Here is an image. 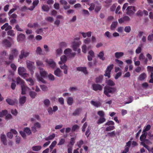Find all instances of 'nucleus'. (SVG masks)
Returning a JSON list of instances; mask_svg holds the SVG:
<instances>
[{
    "instance_id": "1",
    "label": "nucleus",
    "mask_w": 153,
    "mask_h": 153,
    "mask_svg": "<svg viewBox=\"0 0 153 153\" xmlns=\"http://www.w3.org/2000/svg\"><path fill=\"white\" fill-rule=\"evenodd\" d=\"M116 88L115 87H110L109 86L104 87V93L108 97H110L111 96L109 94H113L116 91Z\"/></svg>"
},
{
    "instance_id": "2",
    "label": "nucleus",
    "mask_w": 153,
    "mask_h": 153,
    "mask_svg": "<svg viewBox=\"0 0 153 153\" xmlns=\"http://www.w3.org/2000/svg\"><path fill=\"white\" fill-rule=\"evenodd\" d=\"M30 52L29 51H25L24 49L21 50L20 54L19 55V59L18 61L19 62L21 61V60L24 58H26L30 54Z\"/></svg>"
},
{
    "instance_id": "3",
    "label": "nucleus",
    "mask_w": 153,
    "mask_h": 153,
    "mask_svg": "<svg viewBox=\"0 0 153 153\" xmlns=\"http://www.w3.org/2000/svg\"><path fill=\"white\" fill-rule=\"evenodd\" d=\"M114 122L111 120L108 121L105 124V126H108L106 128L105 130L106 131H110L114 130L115 128V126H114Z\"/></svg>"
},
{
    "instance_id": "4",
    "label": "nucleus",
    "mask_w": 153,
    "mask_h": 153,
    "mask_svg": "<svg viewBox=\"0 0 153 153\" xmlns=\"http://www.w3.org/2000/svg\"><path fill=\"white\" fill-rule=\"evenodd\" d=\"M126 10V14L129 16H131L134 14L137 10L134 7L131 6L127 7Z\"/></svg>"
},
{
    "instance_id": "5",
    "label": "nucleus",
    "mask_w": 153,
    "mask_h": 153,
    "mask_svg": "<svg viewBox=\"0 0 153 153\" xmlns=\"http://www.w3.org/2000/svg\"><path fill=\"white\" fill-rule=\"evenodd\" d=\"M18 73L19 75H21L25 79V77L28 76V74L26 73V69L25 68H18Z\"/></svg>"
},
{
    "instance_id": "6",
    "label": "nucleus",
    "mask_w": 153,
    "mask_h": 153,
    "mask_svg": "<svg viewBox=\"0 0 153 153\" xmlns=\"http://www.w3.org/2000/svg\"><path fill=\"white\" fill-rule=\"evenodd\" d=\"M93 89L94 91L98 90L101 91L102 89V86L100 85L97 84H93L92 85Z\"/></svg>"
},
{
    "instance_id": "7",
    "label": "nucleus",
    "mask_w": 153,
    "mask_h": 153,
    "mask_svg": "<svg viewBox=\"0 0 153 153\" xmlns=\"http://www.w3.org/2000/svg\"><path fill=\"white\" fill-rule=\"evenodd\" d=\"M12 42L8 40L7 39H5L3 40L2 42V43L3 46L7 48L10 47L12 45Z\"/></svg>"
},
{
    "instance_id": "8",
    "label": "nucleus",
    "mask_w": 153,
    "mask_h": 153,
    "mask_svg": "<svg viewBox=\"0 0 153 153\" xmlns=\"http://www.w3.org/2000/svg\"><path fill=\"white\" fill-rule=\"evenodd\" d=\"M81 44V42L79 41L78 42H74L72 43V45L73 49L74 51H76L77 49L79 48V46Z\"/></svg>"
},
{
    "instance_id": "9",
    "label": "nucleus",
    "mask_w": 153,
    "mask_h": 153,
    "mask_svg": "<svg viewBox=\"0 0 153 153\" xmlns=\"http://www.w3.org/2000/svg\"><path fill=\"white\" fill-rule=\"evenodd\" d=\"M139 58V59L144 64H146L147 63L148 61V59L147 58H145V56L143 53H141L140 55Z\"/></svg>"
},
{
    "instance_id": "10",
    "label": "nucleus",
    "mask_w": 153,
    "mask_h": 153,
    "mask_svg": "<svg viewBox=\"0 0 153 153\" xmlns=\"http://www.w3.org/2000/svg\"><path fill=\"white\" fill-rule=\"evenodd\" d=\"M25 35L22 33H20L17 36V40L18 42H21L25 39Z\"/></svg>"
},
{
    "instance_id": "11",
    "label": "nucleus",
    "mask_w": 153,
    "mask_h": 153,
    "mask_svg": "<svg viewBox=\"0 0 153 153\" xmlns=\"http://www.w3.org/2000/svg\"><path fill=\"white\" fill-rule=\"evenodd\" d=\"M6 14L4 13L0 14V23L3 24L6 21Z\"/></svg>"
},
{
    "instance_id": "12",
    "label": "nucleus",
    "mask_w": 153,
    "mask_h": 153,
    "mask_svg": "<svg viewBox=\"0 0 153 153\" xmlns=\"http://www.w3.org/2000/svg\"><path fill=\"white\" fill-rule=\"evenodd\" d=\"M90 103L91 105L97 108L100 107L101 105V103L99 101L95 102L93 100H91Z\"/></svg>"
},
{
    "instance_id": "13",
    "label": "nucleus",
    "mask_w": 153,
    "mask_h": 153,
    "mask_svg": "<svg viewBox=\"0 0 153 153\" xmlns=\"http://www.w3.org/2000/svg\"><path fill=\"white\" fill-rule=\"evenodd\" d=\"M1 139L3 144L4 145H7V140L5 135L4 134H1Z\"/></svg>"
},
{
    "instance_id": "14",
    "label": "nucleus",
    "mask_w": 153,
    "mask_h": 153,
    "mask_svg": "<svg viewBox=\"0 0 153 153\" xmlns=\"http://www.w3.org/2000/svg\"><path fill=\"white\" fill-rule=\"evenodd\" d=\"M54 74L59 77H61L62 75V73L61 70L58 68L54 71Z\"/></svg>"
},
{
    "instance_id": "15",
    "label": "nucleus",
    "mask_w": 153,
    "mask_h": 153,
    "mask_svg": "<svg viewBox=\"0 0 153 153\" xmlns=\"http://www.w3.org/2000/svg\"><path fill=\"white\" fill-rule=\"evenodd\" d=\"M113 68H107L105 71L104 75L105 76H108V78L110 77L111 72Z\"/></svg>"
},
{
    "instance_id": "16",
    "label": "nucleus",
    "mask_w": 153,
    "mask_h": 153,
    "mask_svg": "<svg viewBox=\"0 0 153 153\" xmlns=\"http://www.w3.org/2000/svg\"><path fill=\"white\" fill-rule=\"evenodd\" d=\"M46 62L52 67H55L56 66V63L53 59L46 60Z\"/></svg>"
},
{
    "instance_id": "17",
    "label": "nucleus",
    "mask_w": 153,
    "mask_h": 153,
    "mask_svg": "<svg viewBox=\"0 0 153 153\" xmlns=\"http://www.w3.org/2000/svg\"><path fill=\"white\" fill-rule=\"evenodd\" d=\"M67 61L66 57L65 55L62 56L60 57V61L59 62V64H63Z\"/></svg>"
},
{
    "instance_id": "18",
    "label": "nucleus",
    "mask_w": 153,
    "mask_h": 153,
    "mask_svg": "<svg viewBox=\"0 0 153 153\" xmlns=\"http://www.w3.org/2000/svg\"><path fill=\"white\" fill-rule=\"evenodd\" d=\"M104 54L103 51H100L97 55V56L102 61H104L105 59V57L104 56Z\"/></svg>"
},
{
    "instance_id": "19",
    "label": "nucleus",
    "mask_w": 153,
    "mask_h": 153,
    "mask_svg": "<svg viewBox=\"0 0 153 153\" xmlns=\"http://www.w3.org/2000/svg\"><path fill=\"white\" fill-rule=\"evenodd\" d=\"M16 80L17 83L20 84L21 86L25 85V83L24 80L19 77L17 78Z\"/></svg>"
},
{
    "instance_id": "20",
    "label": "nucleus",
    "mask_w": 153,
    "mask_h": 153,
    "mask_svg": "<svg viewBox=\"0 0 153 153\" xmlns=\"http://www.w3.org/2000/svg\"><path fill=\"white\" fill-rule=\"evenodd\" d=\"M82 110V109L81 108H77L73 113L72 115L74 116L79 115Z\"/></svg>"
},
{
    "instance_id": "21",
    "label": "nucleus",
    "mask_w": 153,
    "mask_h": 153,
    "mask_svg": "<svg viewBox=\"0 0 153 153\" xmlns=\"http://www.w3.org/2000/svg\"><path fill=\"white\" fill-rule=\"evenodd\" d=\"M118 23L117 21L112 22L111 26L110 29L111 30H114L117 26Z\"/></svg>"
},
{
    "instance_id": "22",
    "label": "nucleus",
    "mask_w": 153,
    "mask_h": 153,
    "mask_svg": "<svg viewBox=\"0 0 153 153\" xmlns=\"http://www.w3.org/2000/svg\"><path fill=\"white\" fill-rule=\"evenodd\" d=\"M80 127L77 124H75L72 126L71 129V131L72 132H74L76 131L77 130L79 129Z\"/></svg>"
},
{
    "instance_id": "23",
    "label": "nucleus",
    "mask_w": 153,
    "mask_h": 153,
    "mask_svg": "<svg viewBox=\"0 0 153 153\" xmlns=\"http://www.w3.org/2000/svg\"><path fill=\"white\" fill-rule=\"evenodd\" d=\"M143 132L140 137V140L142 141H145L147 140L146 139V138L147 135V133L146 132Z\"/></svg>"
},
{
    "instance_id": "24",
    "label": "nucleus",
    "mask_w": 153,
    "mask_h": 153,
    "mask_svg": "<svg viewBox=\"0 0 153 153\" xmlns=\"http://www.w3.org/2000/svg\"><path fill=\"white\" fill-rule=\"evenodd\" d=\"M22 92L21 94L22 95H24L26 94V90L28 88L25 85L21 86Z\"/></svg>"
},
{
    "instance_id": "25",
    "label": "nucleus",
    "mask_w": 153,
    "mask_h": 153,
    "mask_svg": "<svg viewBox=\"0 0 153 153\" xmlns=\"http://www.w3.org/2000/svg\"><path fill=\"white\" fill-rule=\"evenodd\" d=\"M83 37L84 38H86L87 36L88 37H90L91 36V32L90 31L88 32L87 33L80 32Z\"/></svg>"
},
{
    "instance_id": "26",
    "label": "nucleus",
    "mask_w": 153,
    "mask_h": 153,
    "mask_svg": "<svg viewBox=\"0 0 153 153\" xmlns=\"http://www.w3.org/2000/svg\"><path fill=\"white\" fill-rule=\"evenodd\" d=\"M11 53L14 55V56L16 57L19 54V51L16 49H13L11 50Z\"/></svg>"
},
{
    "instance_id": "27",
    "label": "nucleus",
    "mask_w": 153,
    "mask_h": 153,
    "mask_svg": "<svg viewBox=\"0 0 153 153\" xmlns=\"http://www.w3.org/2000/svg\"><path fill=\"white\" fill-rule=\"evenodd\" d=\"M40 71V74L41 76L45 77L46 76L47 73L45 71L43 70L42 68H39Z\"/></svg>"
},
{
    "instance_id": "28",
    "label": "nucleus",
    "mask_w": 153,
    "mask_h": 153,
    "mask_svg": "<svg viewBox=\"0 0 153 153\" xmlns=\"http://www.w3.org/2000/svg\"><path fill=\"white\" fill-rule=\"evenodd\" d=\"M106 119L104 117H100L97 121V124H100L104 123Z\"/></svg>"
},
{
    "instance_id": "29",
    "label": "nucleus",
    "mask_w": 153,
    "mask_h": 153,
    "mask_svg": "<svg viewBox=\"0 0 153 153\" xmlns=\"http://www.w3.org/2000/svg\"><path fill=\"white\" fill-rule=\"evenodd\" d=\"M124 53L122 52H117L115 53V56L117 58H119L123 56Z\"/></svg>"
},
{
    "instance_id": "30",
    "label": "nucleus",
    "mask_w": 153,
    "mask_h": 153,
    "mask_svg": "<svg viewBox=\"0 0 153 153\" xmlns=\"http://www.w3.org/2000/svg\"><path fill=\"white\" fill-rule=\"evenodd\" d=\"M103 79V76L100 75L96 78V83H102Z\"/></svg>"
},
{
    "instance_id": "31",
    "label": "nucleus",
    "mask_w": 153,
    "mask_h": 153,
    "mask_svg": "<svg viewBox=\"0 0 153 153\" xmlns=\"http://www.w3.org/2000/svg\"><path fill=\"white\" fill-rule=\"evenodd\" d=\"M42 10L44 11L48 12L50 8L46 4H43L42 6Z\"/></svg>"
},
{
    "instance_id": "32",
    "label": "nucleus",
    "mask_w": 153,
    "mask_h": 153,
    "mask_svg": "<svg viewBox=\"0 0 153 153\" xmlns=\"http://www.w3.org/2000/svg\"><path fill=\"white\" fill-rule=\"evenodd\" d=\"M77 70L83 72L85 74H88L86 68H77Z\"/></svg>"
},
{
    "instance_id": "33",
    "label": "nucleus",
    "mask_w": 153,
    "mask_h": 153,
    "mask_svg": "<svg viewBox=\"0 0 153 153\" xmlns=\"http://www.w3.org/2000/svg\"><path fill=\"white\" fill-rule=\"evenodd\" d=\"M41 149L42 147L40 146H34L32 147L33 150L35 151H38L40 150Z\"/></svg>"
},
{
    "instance_id": "34",
    "label": "nucleus",
    "mask_w": 153,
    "mask_h": 153,
    "mask_svg": "<svg viewBox=\"0 0 153 153\" xmlns=\"http://www.w3.org/2000/svg\"><path fill=\"white\" fill-rule=\"evenodd\" d=\"M26 98L25 96H23L20 98L19 100V102L20 104H24L26 101Z\"/></svg>"
},
{
    "instance_id": "35",
    "label": "nucleus",
    "mask_w": 153,
    "mask_h": 153,
    "mask_svg": "<svg viewBox=\"0 0 153 153\" xmlns=\"http://www.w3.org/2000/svg\"><path fill=\"white\" fill-rule=\"evenodd\" d=\"M7 34L8 35L12 37H13L15 36V33L14 32V31L13 30L11 29L9 30L7 32Z\"/></svg>"
},
{
    "instance_id": "36",
    "label": "nucleus",
    "mask_w": 153,
    "mask_h": 153,
    "mask_svg": "<svg viewBox=\"0 0 153 153\" xmlns=\"http://www.w3.org/2000/svg\"><path fill=\"white\" fill-rule=\"evenodd\" d=\"M26 80L30 85H34V81L31 78H29L28 79H26Z\"/></svg>"
},
{
    "instance_id": "37",
    "label": "nucleus",
    "mask_w": 153,
    "mask_h": 153,
    "mask_svg": "<svg viewBox=\"0 0 153 153\" xmlns=\"http://www.w3.org/2000/svg\"><path fill=\"white\" fill-rule=\"evenodd\" d=\"M36 52L37 54H39V55L43 54L42 53V49L39 47H37L36 50Z\"/></svg>"
},
{
    "instance_id": "38",
    "label": "nucleus",
    "mask_w": 153,
    "mask_h": 153,
    "mask_svg": "<svg viewBox=\"0 0 153 153\" xmlns=\"http://www.w3.org/2000/svg\"><path fill=\"white\" fill-rule=\"evenodd\" d=\"M6 101L9 105H13L15 104V102L12 100L8 98L6 100Z\"/></svg>"
},
{
    "instance_id": "39",
    "label": "nucleus",
    "mask_w": 153,
    "mask_h": 153,
    "mask_svg": "<svg viewBox=\"0 0 153 153\" xmlns=\"http://www.w3.org/2000/svg\"><path fill=\"white\" fill-rule=\"evenodd\" d=\"M55 137V134L54 133L53 134H52L50 135L49 136L47 137H46L45 138V140H46L48 141L49 140H53Z\"/></svg>"
},
{
    "instance_id": "40",
    "label": "nucleus",
    "mask_w": 153,
    "mask_h": 153,
    "mask_svg": "<svg viewBox=\"0 0 153 153\" xmlns=\"http://www.w3.org/2000/svg\"><path fill=\"white\" fill-rule=\"evenodd\" d=\"M34 62L29 60L26 61V64L27 67H32L34 65Z\"/></svg>"
},
{
    "instance_id": "41",
    "label": "nucleus",
    "mask_w": 153,
    "mask_h": 153,
    "mask_svg": "<svg viewBox=\"0 0 153 153\" xmlns=\"http://www.w3.org/2000/svg\"><path fill=\"white\" fill-rule=\"evenodd\" d=\"M107 135L108 136L110 137H114L116 135V133L115 131H113L111 132H109L108 133Z\"/></svg>"
},
{
    "instance_id": "42",
    "label": "nucleus",
    "mask_w": 153,
    "mask_h": 153,
    "mask_svg": "<svg viewBox=\"0 0 153 153\" xmlns=\"http://www.w3.org/2000/svg\"><path fill=\"white\" fill-rule=\"evenodd\" d=\"M104 36L108 39H111L112 37L111 33L109 31H107L104 34Z\"/></svg>"
},
{
    "instance_id": "43",
    "label": "nucleus",
    "mask_w": 153,
    "mask_h": 153,
    "mask_svg": "<svg viewBox=\"0 0 153 153\" xmlns=\"http://www.w3.org/2000/svg\"><path fill=\"white\" fill-rule=\"evenodd\" d=\"M45 20L48 22L52 23L54 21V19L53 17L49 16L46 17L45 18Z\"/></svg>"
},
{
    "instance_id": "44",
    "label": "nucleus",
    "mask_w": 153,
    "mask_h": 153,
    "mask_svg": "<svg viewBox=\"0 0 153 153\" xmlns=\"http://www.w3.org/2000/svg\"><path fill=\"white\" fill-rule=\"evenodd\" d=\"M73 102V98L71 97H68L67 100V103L68 104L71 105Z\"/></svg>"
},
{
    "instance_id": "45",
    "label": "nucleus",
    "mask_w": 153,
    "mask_h": 153,
    "mask_svg": "<svg viewBox=\"0 0 153 153\" xmlns=\"http://www.w3.org/2000/svg\"><path fill=\"white\" fill-rule=\"evenodd\" d=\"M146 77V74L145 73H143L140 74L139 78V79L140 81L143 80Z\"/></svg>"
},
{
    "instance_id": "46",
    "label": "nucleus",
    "mask_w": 153,
    "mask_h": 153,
    "mask_svg": "<svg viewBox=\"0 0 153 153\" xmlns=\"http://www.w3.org/2000/svg\"><path fill=\"white\" fill-rule=\"evenodd\" d=\"M48 77L49 80L51 81H53L55 79V78L54 76L51 74H50L48 75Z\"/></svg>"
},
{
    "instance_id": "47",
    "label": "nucleus",
    "mask_w": 153,
    "mask_h": 153,
    "mask_svg": "<svg viewBox=\"0 0 153 153\" xmlns=\"http://www.w3.org/2000/svg\"><path fill=\"white\" fill-rule=\"evenodd\" d=\"M24 131L26 132L28 135H30L31 132L30 129L28 127H26L25 128Z\"/></svg>"
},
{
    "instance_id": "48",
    "label": "nucleus",
    "mask_w": 153,
    "mask_h": 153,
    "mask_svg": "<svg viewBox=\"0 0 153 153\" xmlns=\"http://www.w3.org/2000/svg\"><path fill=\"white\" fill-rule=\"evenodd\" d=\"M4 24L5 27V31H7V30H10L12 29V27L10 25H9L8 23H6Z\"/></svg>"
},
{
    "instance_id": "49",
    "label": "nucleus",
    "mask_w": 153,
    "mask_h": 153,
    "mask_svg": "<svg viewBox=\"0 0 153 153\" xmlns=\"http://www.w3.org/2000/svg\"><path fill=\"white\" fill-rule=\"evenodd\" d=\"M37 94L35 92L31 91L30 92L29 95L30 97L32 98H34L36 96Z\"/></svg>"
},
{
    "instance_id": "50",
    "label": "nucleus",
    "mask_w": 153,
    "mask_h": 153,
    "mask_svg": "<svg viewBox=\"0 0 153 153\" xmlns=\"http://www.w3.org/2000/svg\"><path fill=\"white\" fill-rule=\"evenodd\" d=\"M97 114L100 116V117H104L105 115L104 112L102 111H98Z\"/></svg>"
},
{
    "instance_id": "51",
    "label": "nucleus",
    "mask_w": 153,
    "mask_h": 153,
    "mask_svg": "<svg viewBox=\"0 0 153 153\" xmlns=\"http://www.w3.org/2000/svg\"><path fill=\"white\" fill-rule=\"evenodd\" d=\"M124 30L126 32L129 33L131 31V28L130 26H127L125 27Z\"/></svg>"
},
{
    "instance_id": "52",
    "label": "nucleus",
    "mask_w": 153,
    "mask_h": 153,
    "mask_svg": "<svg viewBox=\"0 0 153 153\" xmlns=\"http://www.w3.org/2000/svg\"><path fill=\"white\" fill-rule=\"evenodd\" d=\"M107 85L109 86H113L115 85V83L112 80L109 79L107 81Z\"/></svg>"
},
{
    "instance_id": "53",
    "label": "nucleus",
    "mask_w": 153,
    "mask_h": 153,
    "mask_svg": "<svg viewBox=\"0 0 153 153\" xmlns=\"http://www.w3.org/2000/svg\"><path fill=\"white\" fill-rule=\"evenodd\" d=\"M50 103V100L48 99H46L44 101V103L46 107H48Z\"/></svg>"
},
{
    "instance_id": "54",
    "label": "nucleus",
    "mask_w": 153,
    "mask_h": 153,
    "mask_svg": "<svg viewBox=\"0 0 153 153\" xmlns=\"http://www.w3.org/2000/svg\"><path fill=\"white\" fill-rule=\"evenodd\" d=\"M83 144V141L82 140H80L77 143V145L79 147V148H80Z\"/></svg>"
},
{
    "instance_id": "55",
    "label": "nucleus",
    "mask_w": 153,
    "mask_h": 153,
    "mask_svg": "<svg viewBox=\"0 0 153 153\" xmlns=\"http://www.w3.org/2000/svg\"><path fill=\"white\" fill-rule=\"evenodd\" d=\"M41 88L44 91H46L48 90V87L45 85H40Z\"/></svg>"
},
{
    "instance_id": "56",
    "label": "nucleus",
    "mask_w": 153,
    "mask_h": 153,
    "mask_svg": "<svg viewBox=\"0 0 153 153\" xmlns=\"http://www.w3.org/2000/svg\"><path fill=\"white\" fill-rule=\"evenodd\" d=\"M71 52L72 50L68 48L65 50L64 53L65 54L68 56Z\"/></svg>"
},
{
    "instance_id": "57",
    "label": "nucleus",
    "mask_w": 153,
    "mask_h": 153,
    "mask_svg": "<svg viewBox=\"0 0 153 153\" xmlns=\"http://www.w3.org/2000/svg\"><path fill=\"white\" fill-rule=\"evenodd\" d=\"M82 14L84 15L88 16L89 15V12L88 10L83 9L82 11Z\"/></svg>"
},
{
    "instance_id": "58",
    "label": "nucleus",
    "mask_w": 153,
    "mask_h": 153,
    "mask_svg": "<svg viewBox=\"0 0 153 153\" xmlns=\"http://www.w3.org/2000/svg\"><path fill=\"white\" fill-rule=\"evenodd\" d=\"M151 128V126L149 125H148L145 128L143 131V132H146L149 130Z\"/></svg>"
},
{
    "instance_id": "59",
    "label": "nucleus",
    "mask_w": 153,
    "mask_h": 153,
    "mask_svg": "<svg viewBox=\"0 0 153 153\" xmlns=\"http://www.w3.org/2000/svg\"><path fill=\"white\" fill-rule=\"evenodd\" d=\"M122 74V72L120 71L117 73L114 77L116 79H118L121 76Z\"/></svg>"
},
{
    "instance_id": "60",
    "label": "nucleus",
    "mask_w": 153,
    "mask_h": 153,
    "mask_svg": "<svg viewBox=\"0 0 153 153\" xmlns=\"http://www.w3.org/2000/svg\"><path fill=\"white\" fill-rule=\"evenodd\" d=\"M87 123L86 122L83 125L82 127V132H84L85 131V129L87 126Z\"/></svg>"
},
{
    "instance_id": "61",
    "label": "nucleus",
    "mask_w": 153,
    "mask_h": 153,
    "mask_svg": "<svg viewBox=\"0 0 153 153\" xmlns=\"http://www.w3.org/2000/svg\"><path fill=\"white\" fill-rule=\"evenodd\" d=\"M142 51L141 47V46H139L137 48L135 51V52L136 53L139 54Z\"/></svg>"
},
{
    "instance_id": "62",
    "label": "nucleus",
    "mask_w": 153,
    "mask_h": 153,
    "mask_svg": "<svg viewBox=\"0 0 153 153\" xmlns=\"http://www.w3.org/2000/svg\"><path fill=\"white\" fill-rule=\"evenodd\" d=\"M82 51L84 53H86L87 51V47L85 45L82 47Z\"/></svg>"
},
{
    "instance_id": "63",
    "label": "nucleus",
    "mask_w": 153,
    "mask_h": 153,
    "mask_svg": "<svg viewBox=\"0 0 153 153\" xmlns=\"http://www.w3.org/2000/svg\"><path fill=\"white\" fill-rule=\"evenodd\" d=\"M123 19L124 22H128V21H129L130 20V18L127 16H124L123 17Z\"/></svg>"
},
{
    "instance_id": "64",
    "label": "nucleus",
    "mask_w": 153,
    "mask_h": 153,
    "mask_svg": "<svg viewBox=\"0 0 153 153\" xmlns=\"http://www.w3.org/2000/svg\"><path fill=\"white\" fill-rule=\"evenodd\" d=\"M65 140L64 139H61L58 143V145H61L64 144L65 142Z\"/></svg>"
}]
</instances>
